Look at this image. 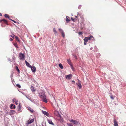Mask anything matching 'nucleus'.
Listing matches in <instances>:
<instances>
[{
	"label": "nucleus",
	"instance_id": "8",
	"mask_svg": "<svg viewBox=\"0 0 126 126\" xmlns=\"http://www.w3.org/2000/svg\"><path fill=\"white\" fill-rule=\"evenodd\" d=\"M31 68L33 72H34L36 71V68L34 66L32 67L31 66V67H30Z\"/></svg>",
	"mask_w": 126,
	"mask_h": 126
},
{
	"label": "nucleus",
	"instance_id": "43",
	"mask_svg": "<svg viewBox=\"0 0 126 126\" xmlns=\"http://www.w3.org/2000/svg\"><path fill=\"white\" fill-rule=\"evenodd\" d=\"M2 16V14L0 13V16Z\"/></svg>",
	"mask_w": 126,
	"mask_h": 126
},
{
	"label": "nucleus",
	"instance_id": "28",
	"mask_svg": "<svg viewBox=\"0 0 126 126\" xmlns=\"http://www.w3.org/2000/svg\"><path fill=\"white\" fill-rule=\"evenodd\" d=\"M15 46L17 48H18V46L17 43H15L14 44Z\"/></svg>",
	"mask_w": 126,
	"mask_h": 126
},
{
	"label": "nucleus",
	"instance_id": "30",
	"mask_svg": "<svg viewBox=\"0 0 126 126\" xmlns=\"http://www.w3.org/2000/svg\"><path fill=\"white\" fill-rule=\"evenodd\" d=\"M66 21H67V22L68 23L69 22V21H70V20L67 18V16H66Z\"/></svg>",
	"mask_w": 126,
	"mask_h": 126
},
{
	"label": "nucleus",
	"instance_id": "34",
	"mask_svg": "<svg viewBox=\"0 0 126 126\" xmlns=\"http://www.w3.org/2000/svg\"><path fill=\"white\" fill-rule=\"evenodd\" d=\"M9 20H11L12 21H13V22L14 23H16V21H14V20H12V19H9Z\"/></svg>",
	"mask_w": 126,
	"mask_h": 126
},
{
	"label": "nucleus",
	"instance_id": "36",
	"mask_svg": "<svg viewBox=\"0 0 126 126\" xmlns=\"http://www.w3.org/2000/svg\"><path fill=\"white\" fill-rule=\"evenodd\" d=\"M67 61L69 63L71 62V61H70V60H69V59L68 60H67Z\"/></svg>",
	"mask_w": 126,
	"mask_h": 126
},
{
	"label": "nucleus",
	"instance_id": "33",
	"mask_svg": "<svg viewBox=\"0 0 126 126\" xmlns=\"http://www.w3.org/2000/svg\"><path fill=\"white\" fill-rule=\"evenodd\" d=\"M18 107H19V110H20L21 109V107L20 106V104H19L18 106Z\"/></svg>",
	"mask_w": 126,
	"mask_h": 126
},
{
	"label": "nucleus",
	"instance_id": "38",
	"mask_svg": "<svg viewBox=\"0 0 126 126\" xmlns=\"http://www.w3.org/2000/svg\"><path fill=\"white\" fill-rule=\"evenodd\" d=\"M13 40V39L12 38H10L9 39V40L11 41H12Z\"/></svg>",
	"mask_w": 126,
	"mask_h": 126
},
{
	"label": "nucleus",
	"instance_id": "42",
	"mask_svg": "<svg viewBox=\"0 0 126 126\" xmlns=\"http://www.w3.org/2000/svg\"><path fill=\"white\" fill-rule=\"evenodd\" d=\"M13 36H12V38H14V37H15V36L14 35H13Z\"/></svg>",
	"mask_w": 126,
	"mask_h": 126
},
{
	"label": "nucleus",
	"instance_id": "9",
	"mask_svg": "<svg viewBox=\"0 0 126 126\" xmlns=\"http://www.w3.org/2000/svg\"><path fill=\"white\" fill-rule=\"evenodd\" d=\"M78 86L79 89H81L82 87V86L81 84V82L79 80H78Z\"/></svg>",
	"mask_w": 126,
	"mask_h": 126
},
{
	"label": "nucleus",
	"instance_id": "23",
	"mask_svg": "<svg viewBox=\"0 0 126 126\" xmlns=\"http://www.w3.org/2000/svg\"><path fill=\"white\" fill-rule=\"evenodd\" d=\"M4 112H5V115H7L8 114V111L6 110H5Z\"/></svg>",
	"mask_w": 126,
	"mask_h": 126
},
{
	"label": "nucleus",
	"instance_id": "35",
	"mask_svg": "<svg viewBox=\"0 0 126 126\" xmlns=\"http://www.w3.org/2000/svg\"><path fill=\"white\" fill-rule=\"evenodd\" d=\"M78 34L79 35H80L82 34V33L81 32H79Z\"/></svg>",
	"mask_w": 126,
	"mask_h": 126
},
{
	"label": "nucleus",
	"instance_id": "3",
	"mask_svg": "<svg viewBox=\"0 0 126 126\" xmlns=\"http://www.w3.org/2000/svg\"><path fill=\"white\" fill-rule=\"evenodd\" d=\"M54 113L55 115L56 116H57L58 117V119H61L62 118L61 116L59 113L58 111H54Z\"/></svg>",
	"mask_w": 126,
	"mask_h": 126
},
{
	"label": "nucleus",
	"instance_id": "27",
	"mask_svg": "<svg viewBox=\"0 0 126 126\" xmlns=\"http://www.w3.org/2000/svg\"><path fill=\"white\" fill-rule=\"evenodd\" d=\"M59 30L61 33L62 32H63L62 29L60 28L59 29Z\"/></svg>",
	"mask_w": 126,
	"mask_h": 126
},
{
	"label": "nucleus",
	"instance_id": "31",
	"mask_svg": "<svg viewBox=\"0 0 126 126\" xmlns=\"http://www.w3.org/2000/svg\"><path fill=\"white\" fill-rule=\"evenodd\" d=\"M10 112H11L12 113L14 114L15 112V111L13 110H11Z\"/></svg>",
	"mask_w": 126,
	"mask_h": 126
},
{
	"label": "nucleus",
	"instance_id": "26",
	"mask_svg": "<svg viewBox=\"0 0 126 126\" xmlns=\"http://www.w3.org/2000/svg\"><path fill=\"white\" fill-rule=\"evenodd\" d=\"M16 40L19 42V40L17 36H15Z\"/></svg>",
	"mask_w": 126,
	"mask_h": 126
},
{
	"label": "nucleus",
	"instance_id": "14",
	"mask_svg": "<svg viewBox=\"0 0 126 126\" xmlns=\"http://www.w3.org/2000/svg\"><path fill=\"white\" fill-rule=\"evenodd\" d=\"M10 108L11 109H15L16 108L15 106L13 104H11L10 105Z\"/></svg>",
	"mask_w": 126,
	"mask_h": 126
},
{
	"label": "nucleus",
	"instance_id": "29",
	"mask_svg": "<svg viewBox=\"0 0 126 126\" xmlns=\"http://www.w3.org/2000/svg\"><path fill=\"white\" fill-rule=\"evenodd\" d=\"M72 55L76 59H77V56L75 54H72Z\"/></svg>",
	"mask_w": 126,
	"mask_h": 126
},
{
	"label": "nucleus",
	"instance_id": "25",
	"mask_svg": "<svg viewBox=\"0 0 126 126\" xmlns=\"http://www.w3.org/2000/svg\"><path fill=\"white\" fill-rule=\"evenodd\" d=\"M67 125L68 126H74L71 123H67Z\"/></svg>",
	"mask_w": 126,
	"mask_h": 126
},
{
	"label": "nucleus",
	"instance_id": "13",
	"mask_svg": "<svg viewBox=\"0 0 126 126\" xmlns=\"http://www.w3.org/2000/svg\"><path fill=\"white\" fill-rule=\"evenodd\" d=\"M47 121L48 122V123L53 125H54V124L53 123V122H52V120H50V119H47Z\"/></svg>",
	"mask_w": 126,
	"mask_h": 126
},
{
	"label": "nucleus",
	"instance_id": "15",
	"mask_svg": "<svg viewBox=\"0 0 126 126\" xmlns=\"http://www.w3.org/2000/svg\"><path fill=\"white\" fill-rule=\"evenodd\" d=\"M28 109L32 113H33L34 112V110L32 109V108H30V107H29L28 108Z\"/></svg>",
	"mask_w": 126,
	"mask_h": 126
},
{
	"label": "nucleus",
	"instance_id": "19",
	"mask_svg": "<svg viewBox=\"0 0 126 126\" xmlns=\"http://www.w3.org/2000/svg\"><path fill=\"white\" fill-rule=\"evenodd\" d=\"M53 31L54 32V33L55 34V35H57V31L55 29V28H53Z\"/></svg>",
	"mask_w": 126,
	"mask_h": 126
},
{
	"label": "nucleus",
	"instance_id": "46",
	"mask_svg": "<svg viewBox=\"0 0 126 126\" xmlns=\"http://www.w3.org/2000/svg\"><path fill=\"white\" fill-rule=\"evenodd\" d=\"M10 36L12 37V36L11 35H10Z\"/></svg>",
	"mask_w": 126,
	"mask_h": 126
},
{
	"label": "nucleus",
	"instance_id": "10",
	"mask_svg": "<svg viewBox=\"0 0 126 126\" xmlns=\"http://www.w3.org/2000/svg\"><path fill=\"white\" fill-rule=\"evenodd\" d=\"M34 121V119H32L31 120H29L28 121V124H29L33 123Z\"/></svg>",
	"mask_w": 126,
	"mask_h": 126
},
{
	"label": "nucleus",
	"instance_id": "16",
	"mask_svg": "<svg viewBox=\"0 0 126 126\" xmlns=\"http://www.w3.org/2000/svg\"><path fill=\"white\" fill-rule=\"evenodd\" d=\"M25 62L26 63V65L30 68V67H31V65H30L29 63L27 62L26 61H25Z\"/></svg>",
	"mask_w": 126,
	"mask_h": 126
},
{
	"label": "nucleus",
	"instance_id": "1",
	"mask_svg": "<svg viewBox=\"0 0 126 126\" xmlns=\"http://www.w3.org/2000/svg\"><path fill=\"white\" fill-rule=\"evenodd\" d=\"M39 97L43 100V101L46 103H47V101L46 97L44 92H43L39 94Z\"/></svg>",
	"mask_w": 126,
	"mask_h": 126
},
{
	"label": "nucleus",
	"instance_id": "4",
	"mask_svg": "<svg viewBox=\"0 0 126 126\" xmlns=\"http://www.w3.org/2000/svg\"><path fill=\"white\" fill-rule=\"evenodd\" d=\"M25 56L24 54L22 53H20L19 55V58L20 60H24Z\"/></svg>",
	"mask_w": 126,
	"mask_h": 126
},
{
	"label": "nucleus",
	"instance_id": "20",
	"mask_svg": "<svg viewBox=\"0 0 126 126\" xmlns=\"http://www.w3.org/2000/svg\"><path fill=\"white\" fill-rule=\"evenodd\" d=\"M4 16L6 18H8L9 19H10L9 18H10V17H9V15H8V14H5V15H4Z\"/></svg>",
	"mask_w": 126,
	"mask_h": 126
},
{
	"label": "nucleus",
	"instance_id": "2",
	"mask_svg": "<svg viewBox=\"0 0 126 126\" xmlns=\"http://www.w3.org/2000/svg\"><path fill=\"white\" fill-rule=\"evenodd\" d=\"M92 40L94 41V38L92 36H91L89 37H85V38L84 39V42H87L88 40Z\"/></svg>",
	"mask_w": 126,
	"mask_h": 126
},
{
	"label": "nucleus",
	"instance_id": "11",
	"mask_svg": "<svg viewBox=\"0 0 126 126\" xmlns=\"http://www.w3.org/2000/svg\"><path fill=\"white\" fill-rule=\"evenodd\" d=\"M30 89L32 91V92H35L36 91V89L32 85H31V86Z\"/></svg>",
	"mask_w": 126,
	"mask_h": 126
},
{
	"label": "nucleus",
	"instance_id": "32",
	"mask_svg": "<svg viewBox=\"0 0 126 126\" xmlns=\"http://www.w3.org/2000/svg\"><path fill=\"white\" fill-rule=\"evenodd\" d=\"M16 86L18 87L19 88H20L21 87V86L19 84H17L16 85Z\"/></svg>",
	"mask_w": 126,
	"mask_h": 126
},
{
	"label": "nucleus",
	"instance_id": "24",
	"mask_svg": "<svg viewBox=\"0 0 126 126\" xmlns=\"http://www.w3.org/2000/svg\"><path fill=\"white\" fill-rule=\"evenodd\" d=\"M59 66L61 69H63V67L62 64L61 63L59 64Z\"/></svg>",
	"mask_w": 126,
	"mask_h": 126
},
{
	"label": "nucleus",
	"instance_id": "40",
	"mask_svg": "<svg viewBox=\"0 0 126 126\" xmlns=\"http://www.w3.org/2000/svg\"><path fill=\"white\" fill-rule=\"evenodd\" d=\"M15 99H13V103H14L15 102Z\"/></svg>",
	"mask_w": 126,
	"mask_h": 126
},
{
	"label": "nucleus",
	"instance_id": "12",
	"mask_svg": "<svg viewBox=\"0 0 126 126\" xmlns=\"http://www.w3.org/2000/svg\"><path fill=\"white\" fill-rule=\"evenodd\" d=\"M114 126H118L117 122L115 119L114 120Z\"/></svg>",
	"mask_w": 126,
	"mask_h": 126
},
{
	"label": "nucleus",
	"instance_id": "44",
	"mask_svg": "<svg viewBox=\"0 0 126 126\" xmlns=\"http://www.w3.org/2000/svg\"><path fill=\"white\" fill-rule=\"evenodd\" d=\"M72 82H73L75 83V81H72Z\"/></svg>",
	"mask_w": 126,
	"mask_h": 126
},
{
	"label": "nucleus",
	"instance_id": "45",
	"mask_svg": "<svg viewBox=\"0 0 126 126\" xmlns=\"http://www.w3.org/2000/svg\"><path fill=\"white\" fill-rule=\"evenodd\" d=\"M1 26H2L3 27V25H2V24H1Z\"/></svg>",
	"mask_w": 126,
	"mask_h": 126
},
{
	"label": "nucleus",
	"instance_id": "37",
	"mask_svg": "<svg viewBox=\"0 0 126 126\" xmlns=\"http://www.w3.org/2000/svg\"><path fill=\"white\" fill-rule=\"evenodd\" d=\"M110 97L111 98V99H114V98H113V97L112 96H110Z\"/></svg>",
	"mask_w": 126,
	"mask_h": 126
},
{
	"label": "nucleus",
	"instance_id": "21",
	"mask_svg": "<svg viewBox=\"0 0 126 126\" xmlns=\"http://www.w3.org/2000/svg\"><path fill=\"white\" fill-rule=\"evenodd\" d=\"M61 34L62 36V37L63 38H64L65 37V35L64 34V32H62L61 33Z\"/></svg>",
	"mask_w": 126,
	"mask_h": 126
},
{
	"label": "nucleus",
	"instance_id": "17",
	"mask_svg": "<svg viewBox=\"0 0 126 126\" xmlns=\"http://www.w3.org/2000/svg\"><path fill=\"white\" fill-rule=\"evenodd\" d=\"M75 18H73L72 17H71V19L73 22H75L76 20L77 19V16H75Z\"/></svg>",
	"mask_w": 126,
	"mask_h": 126
},
{
	"label": "nucleus",
	"instance_id": "22",
	"mask_svg": "<svg viewBox=\"0 0 126 126\" xmlns=\"http://www.w3.org/2000/svg\"><path fill=\"white\" fill-rule=\"evenodd\" d=\"M15 69H16L17 70L18 72V73H19L20 72V70H19L18 68V67L17 66H16L15 67Z\"/></svg>",
	"mask_w": 126,
	"mask_h": 126
},
{
	"label": "nucleus",
	"instance_id": "41",
	"mask_svg": "<svg viewBox=\"0 0 126 126\" xmlns=\"http://www.w3.org/2000/svg\"><path fill=\"white\" fill-rule=\"evenodd\" d=\"M15 104H16V105H17V104H18V103H17V101H16L15 102Z\"/></svg>",
	"mask_w": 126,
	"mask_h": 126
},
{
	"label": "nucleus",
	"instance_id": "6",
	"mask_svg": "<svg viewBox=\"0 0 126 126\" xmlns=\"http://www.w3.org/2000/svg\"><path fill=\"white\" fill-rule=\"evenodd\" d=\"M0 21L1 23H3L7 25H8L7 21L4 19L1 20Z\"/></svg>",
	"mask_w": 126,
	"mask_h": 126
},
{
	"label": "nucleus",
	"instance_id": "5",
	"mask_svg": "<svg viewBox=\"0 0 126 126\" xmlns=\"http://www.w3.org/2000/svg\"><path fill=\"white\" fill-rule=\"evenodd\" d=\"M69 121L71 123H73L75 125H77L78 124V121L76 120L72 119L69 120Z\"/></svg>",
	"mask_w": 126,
	"mask_h": 126
},
{
	"label": "nucleus",
	"instance_id": "18",
	"mask_svg": "<svg viewBox=\"0 0 126 126\" xmlns=\"http://www.w3.org/2000/svg\"><path fill=\"white\" fill-rule=\"evenodd\" d=\"M43 113L44 114L46 115L47 116H48L49 115V113L48 112L45 111H43Z\"/></svg>",
	"mask_w": 126,
	"mask_h": 126
},
{
	"label": "nucleus",
	"instance_id": "39",
	"mask_svg": "<svg viewBox=\"0 0 126 126\" xmlns=\"http://www.w3.org/2000/svg\"><path fill=\"white\" fill-rule=\"evenodd\" d=\"M86 43L87 42H84V44L85 45H86V44H87Z\"/></svg>",
	"mask_w": 126,
	"mask_h": 126
},
{
	"label": "nucleus",
	"instance_id": "7",
	"mask_svg": "<svg viewBox=\"0 0 126 126\" xmlns=\"http://www.w3.org/2000/svg\"><path fill=\"white\" fill-rule=\"evenodd\" d=\"M72 76V74H70L69 75H66V78L67 79H71Z\"/></svg>",
	"mask_w": 126,
	"mask_h": 126
}]
</instances>
